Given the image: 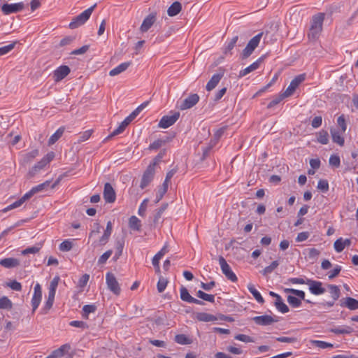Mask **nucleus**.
<instances>
[{
	"mask_svg": "<svg viewBox=\"0 0 358 358\" xmlns=\"http://www.w3.org/2000/svg\"><path fill=\"white\" fill-rule=\"evenodd\" d=\"M324 20V14L322 13L313 16L310 21V27L307 34L310 41H315L318 39L322 31Z\"/></svg>",
	"mask_w": 358,
	"mask_h": 358,
	"instance_id": "f257e3e1",
	"label": "nucleus"
},
{
	"mask_svg": "<svg viewBox=\"0 0 358 358\" xmlns=\"http://www.w3.org/2000/svg\"><path fill=\"white\" fill-rule=\"evenodd\" d=\"M268 32L262 31L252 37L247 44L246 47L243 50L242 53L241 55L242 59H245L248 58L256 49V48L259 45L261 38L263 35H265L264 39L266 38Z\"/></svg>",
	"mask_w": 358,
	"mask_h": 358,
	"instance_id": "f03ea898",
	"label": "nucleus"
},
{
	"mask_svg": "<svg viewBox=\"0 0 358 358\" xmlns=\"http://www.w3.org/2000/svg\"><path fill=\"white\" fill-rule=\"evenodd\" d=\"M96 4H94L89 8L84 10L83 13L73 18L72 21L69 23V28L71 29H76L80 26L84 24L90 17L93 10L96 8Z\"/></svg>",
	"mask_w": 358,
	"mask_h": 358,
	"instance_id": "7ed1b4c3",
	"label": "nucleus"
},
{
	"mask_svg": "<svg viewBox=\"0 0 358 358\" xmlns=\"http://www.w3.org/2000/svg\"><path fill=\"white\" fill-rule=\"evenodd\" d=\"M25 8L24 2H18L15 3H4L1 6V10L5 15L12 13H17L23 10Z\"/></svg>",
	"mask_w": 358,
	"mask_h": 358,
	"instance_id": "20e7f679",
	"label": "nucleus"
},
{
	"mask_svg": "<svg viewBox=\"0 0 358 358\" xmlns=\"http://www.w3.org/2000/svg\"><path fill=\"white\" fill-rule=\"evenodd\" d=\"M106 282L108 288L114 294L119 295L120 294L121 289L114 274L110 272H108L106 275Z\"/></svg>",
	"mask_w": 358,
	"mask_h": 358,
	"instance_id": "39448f33",
	"label": "nucleus"
},
{
	"mask_svg": "<svg viewBox=\"0 0 358 358\" xmlns=\"http://www.w3.org/2000/svg\"><path fill=\"white\" fill-rule=\"evenodd\" d=\"M219 263L222 269V273L224 274L226 278L231 282H236L238 278L236 274L232 271L230 266L227 264L225 259L222 256L219 257Z\"/></svg>",
	"mask_w": 358,
	"mask_h": 358,
	"instance_id": "423d86ee",
	"label": "nucleus"
},
{
	"mask_svg": "<svg viewBox=\"0 0 358 358\" xmlns=\"http://www.w3.org/2000/svg\"><path fill=\"white\" fill-rule=\"evenodd\" d=\"M155 172V170L154 168V165H149L147 167L146 170L144 171L143 174L140 184V187L142 189L145 188L152 182V180L154 178Z\"/></svg>",
	"mask_w": 358,
	"mask_h": 358,
	"instance_id": "0eeeda50",
	"label": "nucleus"
},
{
	"mask_svg": "<svg viewBox=\"0 0 358 358\" xmlns=\"http://www.w3.org/2000/svg\"><path fill=\"white\" fill-rule=\"evenodd\" d=\"M179 117V112H174L171 115H164L161 118L158 124V127L160 128L166 129L174 124Z\"/></svg>",
	"mask_w": 358,
	"mask_h": 358,
	"instance_id": "6e6552de",
	"label": "nucleus"
},
{
	"mask_svg": "<svg viewBox=\"0 0 358 358\" xmlns=\"http://www.w3.org/2000/svg\"><path fill=\"white\" fill-rule=\"evenodd\" d=\"M225 73V70L223 68H219L217 73H215L210 80L208 82L206 89L207 91L210 92L215 88L217 84L220 83V80L222 78Z\"/></svg>",
	"mask_w": 358,
	"mask_h": 358,
	"instance_id": "1a4fd4ad",
	"label": "nucleus"
},
{
	"mask_svg": "<svg viewBox=\"0 0 358 358\" xmlns=\"http://www.w3.org/2000/svg\"><path fill=\"white\" fill-rule=\"evenodd\" d=\"M252 320L256 324L259 326H268L279 321L278 317H272L268 315L255 316Z\"/></svg>",
	"mask_w": 358,
	"mask_h": 358,
	"instance_id": "9d476101",
	"label": "nucleus"
},
{
	"mask_svg": "<svg viewBox=\"0 0 358 358\" xmlns=\"http://www.w3.org/2000/svg\"><path fill=\"white\" fill-rule=\"evenodd\" d=\"M306 282L309 285L310 292L314 295H320L326 292L325 289L322 287V282L320 281L306 279Z\"/></svg>",
	"mask_w": 358,
	"mask_h": 358,
	"instance_id": "9b49d317",
	"label": "nucleus"
},
{
	"mask_svg": "<svg viewBox=\"0 0 358 358\" xmlns=\"http://www.w3.org/2000/svg\"><path fill=\"white\" fill-rule=\"evenodd\" d=\"M42 299V290L39 283H36L34 288V294L31 299L32 312L38 308Z\"/></svg>",
	"mask_w": 358,
	"mask_h": 358,
	"instance_id": "f8f14e48",
	"label": "nucleus"
},
{
	"mask_svg": "<svg viewBox=\"0 0 358 358\" xmlns=\"http://www.w3.org/2000/svg\"><path fill=\"white\" fill-rule=\"evenodd\" d=\"M34 195V193L32 192V189H31L29 192L24 194L20 199L3 208L2 211L3 213H6L8 210L20 207L22 203H24L26 201L29 200Z\"/></svg>",
	"mask_w": 358,
	"mask_h": 358,
	"instance_id": "ddd939ff",
	"label": "nucleus"
},
{
	"mask_svg": "<svg viewBox=\"0 0 358 358\" xmlns=\"http://www.w3.org/2000/svg\"><path fill=\"white\" fill-rule=\"evenodd\" d=\"M180 296L181 300L183 301H185L187 303H195V304H198V305H201V306L204 305L203 301L192 296L189 294L187 289L186 287H185L184 286H182L180 289Z\"/></svg>",
	"mask_w": 358,
	"mask_h": 358,
	"instance_id": "4468645a",
	"label": "nucleus"
},
{
	"mask_svg": "<svg viewBox=\"0 0 358 358\" xmlns=\"http://www.w3.org/2000/svg\"><path fill=\"white\" fill-rule=\"evenodd\" d=\"M71 72L68 66L62 65L55 69L53 72V78L55 82H59L65 78Z\"/></svg>",
	"mask_w": 358,
	"mask_h": 358,
	"instance_id": "2eb2a0df",
	"label": "nucleus"
},
{
	"mask_svg": "<svg viewBox=\"0 0 358 358\" xmlns=\"http://www.w3.org/2000/svg\"><path fill=\"white\" fill-rule=\"evenodd\" d=\"M103 199L106 203H113L116 199L115 192L109 182H106L103 189Z\"/></svg>",
	"mask_w": 358,
	"mask_h": 358,
	"instance_id": "dca6fc26",
	"label": "nucleus"
},
{
	"mask_svg": "<svg viewBox=\"0 0 358 358\" xmlns=\"http://www.w3.org/2000/svg\"><path fill=\"white\" fill-rule=\"evenodd\" d=\"M199 101V96L197 94H190L185 99L180 106V110H186L192 108Z\"/></svg>",
	"mask_w": 358,
	"mask_h": 358,
	"instance_id": "f3484780",
	"label": "nucleus"
},
{
	"mask_svg": "<svg viewBox=\"0 0 358 358\" xmlns=\"http://www.w3.org/2000/svg\"><path fill=\"white\" fill-rule=\"evenodd\" d=\"M157 14L152 13L149 14L143 21L140 30L142 33L147 32L156 21Z\"/></svg>",
	"mask_w": 358,
	"mask_h": 358,
	"instance_id": "a211bd4d",
	"label": "nucleus"
},
{
	"mask_svg": "<svg viewBox=\"0 0 358 358\" xmlns=\"http://www.w3.org/2000/svg\"><path fill=\"white\" fill-rule=\"evenodd\" d=\"M264 58H265V55L260 57L257 61L253 62L252 64H250L245 69L241 70L239 72L238 77L239 78L244 77L247 74L250 73V72H252V71L257 70L259 67L260 64L264 61Z\"/></svg>",
	"mask_w": 358,
	"mask_h": 358,
	"instance_id": "6ab92c4d",
	"label": "nucleus"
},
{
	"mask_svg": "<svg viewBox=\"0 0 358 358\" xmlns=\"http://www.w3.org/2000/svg\"><path fill=\"white\" fill-rule=\"evenodd\" d=\"M340 306L346 307L351 310L358 309V300L352 297H345L340 300Z\"/></svg>",
	"mask_w": 358,
	"mask_h": 358,
	"instance_id": "aec40b11",
	"label": "nucleus"
},
{
	"mask_svg": "<svg viewBox=\"0 0 358 358\" xmlns=\"http://www.w3.org/2000/svg\"><path fill=\"white\" fill-rule=\"evenodd\" d=\"M0 265L6 268H12L20 265V260L13 257L5 258L0 260Z\"/></svg>",
	"mask_w": 358,
	"mask_h": 358,
	"instance_id": "412c9836",
	"label": "nucleus"
},
{
	"mask_svg": "<svg viewBox=\"0 0 358 358\" xmlns=\"http://www.w3.org/2000/svg\"><path fill=\"white\" fill-rule=\"evenodd\" d=\"M129 124L130 123L128 121L127 122V120L124 119V121H122L121 124L119 125V127L117 129H115L110 135H108L104 139L103 141L106 142L110 139L111 138H113V136L122 134Z\"/></svg>",
	"mask_w": 358,
	"mask_h": 358,
	"instance_id": "4be33fe9",
	"label": "nucleus"
},
{
	"mask_svg": "<svg viewBox=\"0 0 358 358\" xmlns=\"http://www.w3.org/2000/svg\"><path fill=\"white\" fill-rule=\"evenodd\" d=\"M131 62H127L122 63V64H119L117 66H116L115 68L110 70L109 72V75L110 76H117V75L124 72V71H126L128 69V67L131 66Z\"/></svg>",
	"mask_w": 358,
	"mask_h": 358,
	"instance_id": "5701e85b",
	"label": "nucleus"
},
{
	"mask_svg": "<svg viewBox=\"0 0 358 358\" xmlns=\"http://www.w3.org/2000/svg\"><path fill=\"white\" fill-rule=\"evenodd\" d=\"M112 223L110 221H108L103 236L99 238L100 245H104L108 241L112 233Z\"/></svg>",
	"mask_w": 358,
	"mask_h": 358,
	"instance_id": "b1692460",
	"label": "nucleus"
},
{
	"mask_svg": "<svg viewBox=\"0 0 358 358\" xmlns=\"http://www.w3.org/2000/svg\"><path fill=\"white\" fill-rule=\"evenodd\" d=\"M330 132L331 134L333 142L338 144L341 146H343L344 145L345 140L344 138L342 136L341 133L334 128L331 129Z\"/></svg>",
	"mask_w": 358,
	"mask_h": 358,
	"instance_id": "393cba45",
	"label": "nucleus"
},
{
	"mask_svg": "<svg viewBox=\"0 0 358 358\" xmlns=\"http://www.w3.org/2000/svg\"><path fill=\"white\" fill-rule=\"evenodd\" d=\"M182 9V5L178 1L173 2L168 8L167 13L170 17L176 16Z\"/></svg>",
	"mask_w": 358,
	"mask_h": 358,
	"instance_id": "a878e982",
	"label": "nucleus"
},
{
	"mask_svg": "<svg viewBox=\"0 0 358 358\" xmlns=\"http://www.w3.org/2000/svg\"><path fill=\"white\" fill-rule=\"evenodd\" d=\"M70 348V345H68V344H64L63 345H62L60 348H59L58 349L54 350L52 352V353L48 355L47 357L45 358H58V357H61L64 355V351L66 350H69Z\"/></svg>",
	"mask_w": 358,
	"mask_h": 358,
	"instance_id": "bb28decb",
	"label": "nucleus"
},
{
	"mask_svg": "<svg viewBox=\"0 0 358 358\" xmlns=\"http://www.w3.org/2000/svg\"><path fill=\"white\" fill-rule=\"evenodd\" d=\"M248 289L258 303L261 304H263L264 303V298L262 296L261 294L256 289L253 284H248Z\"/></svg>",
	"mask_w": 358,
	"mask_h": 358,
	"instance_id": "cd10ccee",
	"label": "nucleus"
},
{
	"mask_svg": "<svg viewBox=\"0 0 358 358\" xmlns=\"http://www.w3.org/2000/svg\"><path fill=\"white\" fill-rule=\"evenodd\" d=\"M329 331L335 334H350L353 331V329L349 326H344L331 328Z\"/></svg>",
	"mask_w": 358,
	"mask_h": 358,
	"instance_id": "c85d7f7f",
	"label": "nucleus"
},
{
	"mask_svg": "<svg viewBox=\"0 0 358 358\" xmlns=\"http://www.w3.org/2000/svg\"><path fill=\"white\" fill-rule=\"evenodd\" d=\"M197 320L201 322H213L217 320V317L211 314L207 313H198L196 315Z\"/></svg>",
	"mask_w": 358,
	"mask_h": 358,
	"instance_id": "c756f323",
	"label": "nucleus"
},
{
	"mask_svg": "<svg viewBox=\"0 0 358 358\" xmlns=\"http://www.w3.org/2000/svg\"><path fill=\"white\" fill-rule=\"evenodd\" d=\"M238 36H235L228 43H226V45L224 46V51H223L224 55H228V54L231 55L232 54L231 50L235 47V45L238 41Z\"/></svg>",
	"mask_w": 358,
	"mask_h": 358,
	"instance_id": "7c9ffc66",
	"label": "nucleus"
},
{
	"mask_svg": "<svg viewBox=\"0 0 358 358\" xmlns=\"http://www.w3.org/2000/svg\"><path fill=\"white\" fill-rule=\"evenodd\" d=\"M148 104V101H145L139 106H138L129 116L125 118L127 122L128 121L129 123H131Z\"/></svg>",
	"mask_w": 358,
	"mask_h": 358,
	"instance_id": "2f4dec72",
	"label": "nucleus"
},
{
	"mask_svg": "<svg viewBox=\"0 0 358 358\" xmlns=\"http://www.w3.org/2000/svg\"><path fill=\"white\" fill-rule=\"evenodd\" d=\"M64 127H59L49 138L48 145H53L63 135L64 132Z\"/></svg>",
	"mask_w": 358,
	"mask_h": 358,
	"instance_id": "473e14b6",
	"label": "nucleus"
},
{
	"mask_svg": "<svg viewBox=\"0 0 358 358\" xmlns=\"http://www.w3.org/2000/svg\"><path fill=\"white\" fill-rule=\"evenodd\" d=\"M48 164L43 159L36 164L29 171V177H33L38 171L43 169Z\"/></svg>",
	"mask_w": 358,
	"mask_h": 358,
	"instance_id": "72a5a7b5",
	"label": "nucleus"
},
{
	"mask_svg": "<svg viewBox=\"0 0 358 358\" xmlns=\"http://www.w3.org/2000/svg\"><path fill=\"white\" fill-rule=\"evenodd\" d=\"M38 150H33L31 152L24 154L22 156V164H27L30 163L31 162L33 161V159L36 157L38 156Z\"/></svg>",
	"mask_w": 358,
	"mask_h": 358,
	"instance_id": "f704fd0d",
	"label": "nucleus"
},
{
	"mask_svg": "<svg viewBox=\"0 0 358 358\" xmlns=\"http://www.w3.org/2000/svg\"><path fill=\"white\" fill-rule=\"evenodd\" d=\"M129 227L131 229L140 231L141 227V220L134 215L131 216L129 220Z\"/></svg>",
	"mask_w": 358,
	"mask_h": 358,
	"instance_id": "c9c22d12",
	"label": "nucleus"
},
{
	"mask_svg": "<svg viewBox=\"0 0 358 358\" xmlns=\"http://www.w3.org/2000/svg\"><path fill=\"white\" fill-rule=\"evenodd\" d=\"M124 240H117L115 243V249L116 252L115 253V255L113 257V259L116 261L120 258V257L122 254L123 248H124Z\"/></svg>",
	"mask_w": 358,
	"mask_h": 358,
	"instance_id": "e433bc0d",
	"label": "nucleus"
},
{
	"mask_svg": "<svg viewBox=\"0 0 358 358\" xmlns=\"http://www.w3.org/2000/svg\"><path fill=\"white\" fill-rule=\"evenodd\" d=\"M310 343L313 346L321 348V349H326V348H333L334 345L332 343L323 341H318V340H311Z\"/></svg>",
	"mask_w": 358,
	"mask_h": 358,
	"instance_id": "4c0bfd02",
	"label": "nucleus"
},
{
	"mask_svg": "<svg viewBox=\"0 0 358 358\" xmlns=\"http://www.w3.org/2000/svg\"><path fill=\"white\" fill-rule=\"evenodd\" d=\"M317 141L321 144L326 145L329 142L328 132L324 129L317 134Z\"/></svg>",
	"mask_w": 358,
	"mask_h": 358,
	"instance_id": "58836bf2",
	"label": "nucleus"
},
{
	"mask_svg": "<svg viewBox=\"0 0 358 358\" xmlns=\"http://www.w3.org/2000/svg\"><path fill=\"white\" fill-rule=\"evenodd\" d=\"M328 288L334 301L338 300L341 295V290L338 286L335 285H328Z\"/></svg>",
	"mask_w": 358,
	"mask_h": 358,
	"instance_id": "ea45409f",
	"label": "nucleus"
},
{
	"mask_svg": "<svg viewBox=\"0 0 358 358\" xmlns=\"http://www.w3.org/2000/svg\"><path fill=\"white\" fill-rule=\"evenodd\" d=\"M96 310V306L94 304L85 305L83 307V317L85 319H88L89 314L94 313Z\"/></svg>",
	"mask_w": 358,
	"mask_h": 358,
	"instance_id": "a19ab883",
	"label": "nucleus"
},
{
	"mask_svg": "<svg viewBox=\"0 0 358 358\" xmlns=\"http://www.w3.org/2000/svg\"><path fill=\"white\" fill-rule=\"evenodd\" d=\"M168 142V140L165 139H157L153 143H150L148 150H157L160 148L162 146L164 145Z\"/></svg>",
	"mask_w": 358,
	"mask_h": 358,
	"instance_id": "79ce46f5",
	"label": "nucleus"
},
{
	"mask_svg": "<svg viewBox=\"0 0 358 358\" xmlns=\"http://www.w3.org/2000/svg\"><path fill=\"white\" fill-rule=\"evenodd\" d=\"M196 296L199 299H201L203 301H206L210 303H214L215 301V296L213 294H209L207 293H205L204 292L201 290H199L196 292Z\"/></svg>",
	"mask_w": 358,
	"mask_h": 358,
	"instance_id": "37998d69",
	"label": "nucleus"
},
{
	"mask_svg": "<svg viewBox=\"0 0 358 358\" xmlns=\"http://www.w3.org/2000/svg\"><path fill=\"white\" fill-rule=\"evenodd\" d=\"M175 341L180 345H188L192 343V340L185 334H177L175 336Z\"/></svg>",
	"mask_w": 358,
	"mask_h": 358,
	"instance_id": "c03bdc74",
	"label": "nucleus"
},
{
	"mask_svg": "<svg viewBox=\"0 0 358 358\" xmlns=\"http://www.w3.org/2000/svg\"><path fill=\"white\" fill-rule=\"evenodd\" d=\"M284 291L287 294H292L298 296L301 301L305 300V292L302 290L295 289L293 288H285Z\"/></svg>",
	"mask_w": 358,
	"mask_h": 358,
	"instance_id": "a18cd8bd",
	"label": "nucleus"
},
{
	"mask_svg": "<svg viewBox=\"0 0 358 358\" xmlns=\"http://www.w3.org/2000/svg\"><path fill=\"white\" fill-rule=\"evenodd\" d=\"M12 301L7 296L0 298V309L9 310L12 308Z\"/></svg>",
	"mask_w": 358,
	"mask_h": 358,
	"instance_id": "49530a36",
	"label": "nucleus"
},
{
	"mask_svg": "<svg viewBox=\"0 0 358 358\" xmlns=\"http://www.w3.org/2000/svg\"><path fill=\"white\" fill-rule=\"evenodd\" d=\"M279 265L278 261H273L269 266H266L263 271H262V273L264 275H268L269 273H271Z\"/></svg>",
	"mask_w": 358,
	"mask_h": 358,
	"instance_id": "de8ad7c7",
	"label": "nucleus"
},
{
	"mask_svg": "<svg viewBox=\"0 0 358 358\" xmlns=\"http://www.w3.org/2000/svg\"><path fill=\"white\" fill-rule=\"evenodd\" d=\"M287 302L292 308H299L301 305V299L292 295L287 296Z\"/></svg>",
	"mask_w": 358,
	"mask_h": 358,
	"instance_id": "09e8293b",
	"label": "nucleus"
},
{
	"mask_svg": "<svg viewBox=\"0 0 358 358\" xmlns=\"http://www.w3.org/2000/svg\"><path fill=\"white\" fill-rule=\"evenodd\" d=\"M73 248V243L70 240H65L62 242L59 246V248L62 252H69Z\"/></svg>",
	"mask_w": 358,
	"mask_h": 358,
	"instance_id": "8fccbe9b",
	"label": "nucleus"
},
{
	"mask_svg": "<svg viewBox=\"0 0 358 358\" xmlns=\"http://www.w3.org/2000/svg\"><path fill=\"white\" fill-rule=\"evenodd\" d=\"M50 184V181L47 180L41 184H39L35 187H33L31 188L32 192L34 193V194L38 192H42L44 189H47L49 187Z\"/></svg>",
	"mask_w": 358,
	"mask_h": 358,
	"instance_id": "3c124183",
	"label": "nucleus"
},
{
	"mask_svg": "<svg viewBox=\"0 0 358 358\" xmlns=\"http://www.w3.org/2000/svg\"><path fill=\"white\" fill-rule=\"evenodd\" d=\"M306 74L302 73L296 76L290 83L295 88H297L299 85L303 83L306 79Z\"/></svg>",
	"mask_w": 358,
	"mask_h": 358,
	"instance_id": "603ef678",
	"label": "nucleus"
},
{
	"mask_svg": "<svg viewBox=\"0 0 358 358\" xmlns=\"http://www.w3.org/2000/svg\"><path fill=\"white\" fill-rule=\"evenodd\" d=\"M275 306L278 311L281 312L282 313H286L289 312V308L288 306L283 302L282 299L275 301Z\"/></svg>",
	"mask_w": 358,
	"mask_h": 358,
	"instance_id": "864d4df0",
	"label": "nucleus"
},
{
	"mask_svg": "<svg viewBox=\"0 0 358 358\" xmlns=\"http://www.w3.org/2000/svg\"><path fill=\"white\" fill-rule=\"evenodd\" d=\"M168 284V280L162 277H160L157 285V290L159 293L163 292Z\"/></svg>",
	"mask_w": 358,
	"mask_h": 358,
	"instance_id": "5fc2aeb1",
	"label": "nucleus"
},
{
	"mask_svg": "<svg viewBox=\"0 0 358 358\" xmlns=\"http://www.w3.org/2000/svg\"><path fill=\"white\" fill-rule=\"evenodd\" d=\"M113 254L112 250H108L106 252H105L98 259V264L102 265L104 264L107 260L109 259V257Z\"/></svg>",
	"mask_w": 358,
	"mask_h": 358,
	"instance_id": "6e6d98bb",
	"label": "nucleus"
},
{
	"mask_svg": "<svg viewBox=\"0 0 358 358\" xmlns=\"http://www.w3.org/2000/svg\"><path fill=\"white\" fill-rule=\"evenodd\" d=\"M329 164L334 167L338 168L340 166L341 160L340 157L337 155H332L329 157Z\"/></svg>",
	"mask_w": 358,
	"mask_h": 358,
	"instance_id": "4d7b16f0",
	"label": "nucleus"
},
{
	"mask_svg": "<svg viewBox=\"0 0 358 358\" xmlns=\"http://www.w3.org/2000/svg\"><path fill=\"white\" fill-rule=\"evenodd\" d=\"M89 279L90 275L87 273L83 275L79 279L78 285L80 288V291H83V289L86 286Z\"/></svg>",
	"mask_w": 358,
	"mask_h": 358,
	"instance_id": "13d9d810",
	"label": "nucleus"
},
{
	"mask_svg": "<svg viewBox=\"0 0 358 358\" xmlns=\"http://www.w3.org/2000/svg\"><path fill=\"white\" fill-rule=\"evenodd\" d=\"M234 338L236 340L245 342V343H252L254 342L253 338H252L250 336L245 335V334H237L235 336Z\"/></svg>",
	"mask_w": 358,
	"mask_h": 358,
	"instance_id": "bf43d9fd",
	"label": "nucleus"
},
{
	"mask_svg": "<svg viewBox=\"0 0 358 358\" xmlns=\"http://www.w3.org/2000/svg\"><path fill=\"white\" fill-rule=\"evenodd\" d=\"M15 43H16L15 42H13L7 45L1 47L0 48V56L4 55L8 53L10 51H11L14 48Z\"/></svg>",
	"mask_w": 358,
	"mask_h": 358,
	"instance_id": "052dcab7",
	"label": "nucleus"
},
{
	"mask_svg": "<svg viewBox=\"0 0 358 358\" xmlns=\"http://www.w3.org/2000/svg\"><path fill=\"white\" fill-rule=\"evenodd\" d=\"M69 325L71 327L80 328L83 329L88 328L87 324L83 321L73 320L70 322Z\"/></svg>",
	"mask_w": 358,
	"mask_h": 358,
	"instance_id": "680f3d73",
	"label": "nucleus"
},
{
	"mask_svg": "<svg viewBox=\"0 0 358 358\" xmlns=\"http://www.w3.org/2000/svg\"><path fill=\"white\" fill-rule=\"evenodd\" d=\"M337 124L341 129V132L345 133L347 129V124L343 115L339 116L337 119Z\"/></svg>",
	"mask_w": 358,
	"mask_h": 358,
	"instance_id": "e2e57ef3",
	"label": "nucleus"
},
{
	"mask_svg": "<svg viewBox=\"0 0 358 358\" xmlns=\"http://www.w3.org/2000/svg\"><path fill=\"white\" fill-rule=\"evenodd\" d=\"M275 340L278 342L287 343H294L297 342V338L295 337L280 336L275 338Z\"/></svg>",
	"mask_w": 358,
	"mask_h": 358,
	"instance_id": "0e129e2a",
	"label": "nucleus"
},
{
	"mask_svg": "<svg viewBox=\"0 0 358 358\" xmlns=\"http://www.w3.org/2000/svg\"><path fill=\"white\" fill-rule=\"evenodd\" d=\"M334 247L335 250L337 252H342L344 250V248H345L343 243V238H338L334 242Z\"/></svg>",
	"mask_w": 358,
	"mask_h": 358,
	"instance_id": "69168bd1",
	"label": "nucleus"
},
{
	"mask_svg": "<svg viewBox=\"0 0 358 358\" xmlns=\"http://www.w3.org/2000/svg\"><path fill=\"white\" fill-rule=\"evenodd\" d=\"M341 269H342V267L341 266L336 265V266L334 268V269L329 273V275H328L329 279L331 280V279L336 278L337 275H338Z\"/></svg>",
	"mask_w": 358,
	"mask_h": 358,
	"instance_id": "338daca9",
	"label": "nucleus"
},
{
	"mask_svg": "<svg viewBox=\"0 0 358 358\" xmlns=\"http://www.w3.org/2000/svg\"><path fill=\"white\" fill-rule=\"evenodd\" d=\"M317 188L323 192H327L329 190V183L327 180H320L317 183Z\"/></svg>",
	"mask_w": 358,
	"mask_h": 358,
	"instance_id": "774afa93",
	"label": "nucleus"
}]
</instances>
